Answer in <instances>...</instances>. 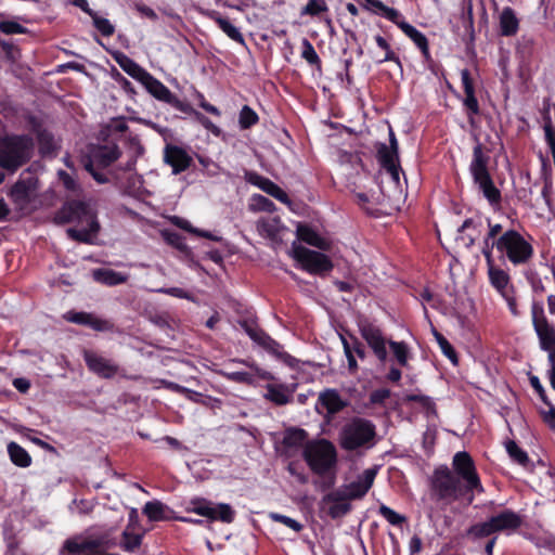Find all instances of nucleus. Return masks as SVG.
Listing matches in <instances>:
<instances>
[{"label":"nucleus","instance_id":"nucleus-33","mask_svg":"<svg viewBox=\"0 0 555 555\" xmlns=\"http://www.w3.org/2000/svg\"><path fill=\"white\" fill-rule=\"evenodd\" d=\"M113 57L125 73L141 83L150 74L145 68L122 52H116Z\"/></svg>","mask_w":555,"mask_h":555},{"label":"nucleus","instance_id":"nucleus-13","mask_svg":"<svg viewBox=\"0 0 555 555\" xmlns=\"http://www.w3.org/2000/svg\"><path fill=\"white\" fill-rule=\"evenodd\" d=\"M107 546L108 540L105 535L87 538L77 534L64 541L60 555H96L102 548Z\"/></svg>","mask_w":555,"mask_h":555},{"label":"nucleus","instance_id":"nucleus-1","mask_svg":"<svg viewBox=\"0 0 555 555\" xmlns=\"http://www.w3.org/2000/svg\"><path fill=\"white\" fill-rule=\"evenodd\" d=\"M55 219L61 223L75 222L67 230L68 237L78 243H92L101 230L95 202L88 199H67L57 210Z\"/></svg>","mask_w":555,"mask_h":555},{"label":"nucleus","instance_id":"nucleus-40","mask_svg":"<svg viewBox=\"0 0 555 555\" xmlns=\"http://www.w3.org/2000/svg\"><path fill=\"white\" fill-rule=\"evenodd\" d=\"M142 512L150 521H163L171 518L169 515L171 509L157 500L146 502Z\"/></svg>","mask_w":555,"mask_h":555},{"label":"nucleus","instance_id":"nucleus-23","mask_svg":"<svg viewBox=\"0 0 555 555\" xmlns=\"http://www.w3.org/2000/svg\"><path fill=\"white\" fill-rule=\"evenodd\" d=\"M164 162L171 167L173 175L188 170L192 164V156L181 146L168 143L164 147Z\"/></svg>","mask_w":555,"mask_h":555},{"label":"nucleus","instance_id":"nucleus-35","mask_svg":"<svg viewBox=\"0 0 555 555\" xmlns=\"http://www.w3.org/2000/svg\"><path fill=\"white\" fill-rule=\"evenodd\" d=\"M399 28L420 49L424 60L430 61L431 55H430V51H429L428 39L426 38V36L409 23H401L399 25Z\"/></svg>","mask_w":555,"mask_h":555},{"label":"nucleus","instance_id":"nucleus-19","mask_svg":"<svg viewBox=\"0 0 555 555\" xmlns=\"http://www.w3.org/2000/svg\"><path fill=\"white\" fill-rule=\"evenodd\" d=\"M244 179L247 183L259 188L261 191L279 202L291 206L292 201L288 194L269 178L263 177L256 171L245 170Z\"/></svg>","mask_w":555,"mask_h":555},{"label":"nucleus","instance_id":"nucleus-32","mask_svg":"<svg viewBox=\"0 0 555 555\" xmlns=\"http://www.w3.org/2000/svg\"><path fill=\"white\" fill-rule=\"evenodd\" d=\"M267 392L263 398L271 401L275 405H285L292 402L295 392L294 387L285 384H268L266 385Z\"/></svg>","mask_w":555,"mask_h":555},{"label":"nucleus","instance_id":"nucleus-28","mask_svg":"<svg viewBox=\"0 0 555 555\" xmlns=\"http://www.w3.org/2000/svg\"><path fill=\"white\" fill-rule=\"evenodd\" d=\"M64 319L70 323L89 326L98 332H105L112 328V324L107 320L89 312L68 311Z\"/></svg>","mask_w":555,"mask_h":555},{"label":"nucleus","instance_id":"nucleus-46","mask_svg":"<svg viewBox=\"0 0 555 555\" xmlns=\"http://www.w3.org/2000/svg\"><path fill=\"white\" fill-rule=\"evenodd\" d=\"M307 433L300 428H292L285 433L283 444L287 448H299L306 446Z\"/></svg>","mask_w":555,"mask_h":555},{"label":"nucleus","instance_id":"nucleus-49","mask_svg":"<svg viewBox=\"0 0 555 555\" xmlns=\"http://www.w3.org/2000/svg\"><path fill=\"white\" fill-rule=\"evenodd\" d=\"M259 122V116L249 105H244L238 114V125L242 130L250 129Z\"/></svg>","mask_w":555,"mask_h":555},{"label":"nucleus","instance_id":"nucleus-3","mask_svg":"<svg viewBox=\"0 0 555 555\" xmlns=\"http://www.w3.org/2000/svg\"><path fill=\"white\" fill-rule=\"evenodd\" d=\"M490 157L486 154L482 144L478 143L473 149V159L469 165V172L474 183L482 193L489 205L494 209H499L502 204V193L495 186L490 175L488 164Z\"/></svg>","mask_w":555,"mask_h":555},{"label":"nucleus","instance_id":"nucleus-41","mask_svg":"<svg viewBox=\"0 0 555 555\" xmlns=\"http://www.w3.org/2000/svg\"><path fill=\"white\" fill-rule=\"evenodd\" d=\"M37 142L39 146V153L41 156L55 155L57 146L54 140V135L47 129L39 128L37 131Z\"/></svg>","mask_w":555,"mask_h":555},{"label":"nucleus","instance_id":"nucleus-57","mask_svg":"<svg viewBox=\"0 0 555 555\" xmlns=\"http://www.w3.org/2000/svg\"><path fill=\"white\" fill-rule=\"evenodd\" d=\"M301 57L307 61L308 64L312 66H321V59L318 55L314 47L308 39L302 40V51Z\"/></svg>","mask_w":555,"mask_h":555},{"label":"nucleus","instance_id":"nucleus-37","mask_svg":"<svg viewBox=\"0 0 555 555\" xmlns=\"http://www.w3.org/2000/svg\"><path fill=\"white\" fill-rule=\"evenodd\" d=\"M208 17L233 41L245 44V39L237 27H235L228 17H224L218 11H211Z\"/></svg>","mask_w":555,"mask_h":555},{"label":"nucleus","instance_id":"nucleus-30","mask_svg":"<svg viewBox=\"0 0 555 555\" xmlns=\"http://www.w3.org/2000/svg\"><path fill=\"white\" fill-rule=\"evenodd\" d=\"M487 222L489 230L483 237V243H489L490 240H492V243H527L516 230L509 229L503 232L501 224H491L489 219H487Z\"/></svg>","mask_w":555,"mask_h":555},{"label":"nucleus","instance_id":"nucleus-51","mask_svg":"<svg viewBox=\"0 0 555 555\" xmlns=\"http://www.w3.org/2000/svg\"><path fill=\"white\" fill-rule=\"evenodd\" d=\"M375 42L376 44L385 51V55L383 59L378 60L377 63H384V62H393L396 63L400 68H402V64L400 61V57L395 53V51L391 49L388 41L380 35L375 36Z\"/></svg>","mask_w":555,"mask_h":555},{"label":"nucleus","instance_id":"nucleus-61","mask_svg":"<svg viewBox=\"0 0 555 555\" xmlns=\"http://www.w3.org/2000/svg\"><path fill=\"white\" fill-rule=\"evenodd\" d=\"M93 26L96 28L98 31L101 33L104 37H111L115 33L114 25L104 17H101L95 13L92 17Z\"/></svg>","mask_w":555,"mask_h":555},{"label":"nucleus","instance_id":"nucleus-39","mask_svg":"<svg viewBox=\"0 0 555 555\" xmlns=\"http://www.w3.org/2000/svg\"><path fill=\"white\" fill-rule=\"evenodd\" d=\"M483 224L480 219H466L459 229L460 238L462 241L468 240V243H476L479 241L483 233Z\"/></svg>","mask_w":555,"mask_h":555},{"label":"nucleus","instance_id":"nucleus-17","mask_svg":"<svg viewBox=\"0 0 555 555\" xmlns=\"http://www.w3.org/2000/svg\"><path fill=\"white\" fill-rule=\"evenodd\" d=\"M232 362L244 364V365L248 366L251 371L250 372L219 371V374L230 382L254 386L256 384V377H259L260 379H263V380H273L274 379L273 375L270 372L259 369L254 362H249V361L243 360V359H234V360H232Z\"/></svg>","mask_w":555,"mask_h":555},{"label":"nucleus","instance_id":"nucleus-10","mask_svg":"<svg viewBox=\"0 0 555 555\" xmlns=\"http://www.w3.org/2000/svg\"><path fill=\"white\" fill-rule=\"evenodd\" d=\"M185 511L206 517L209 521L218 520L225 524H231L235 518V511L230 504H215L205 498H194L190 500Z\"/></svg>","mask_w":555,"mask_h":555},{"label":"nucleus","instance_id":"nucleus-15","mask_svg":"<svg viewBox=\"0 0 555 555\" xmlns=\"http://www.w3.org/2000/svg\"><path fill=\"white\" fill-rule=\"evenodd\" d=\"M358 326L362 338L372 349L375 357L382 363L386 362L388 356L386 346L389 340L385 338L382 330L366 320L360 321Z\"/></svg>","mask_w":555,"mask_h":555},{"label":"nucleus","instance_id":"nucleus-59","mask_svg":"<svg viewBox=\"0 0 555 555\" xmlns=\"http://www.w3.org/2000/svg\"><path fill=\"white\" fill-rule=\"evenodd\" d=\"M83 168L90 173V176L99 183L104 184L109 182V178L106 172H104L105 168H99L96 164L92 162H88L82 159Z\"/></svg>","mask_w":555,"mask_h":555},{"label":"nucleus","instance_id":"nucleus-25","mask_svg":"<svg viewBox=\"0 0 555 555\" xmlns=\"http://www.w3.org/2000/svg\"><path fill=\"white\" fill-rule=\"evenodd\" d=\"M121 155L117 144H99L90 149L89 154L83 157L88 162L96 164L99 168H107Z\"/></svg>","mask_w":555,"mask_h":555},{"label":"nucleus","instance_id":"nucleus-31","mask_svg":"<svg viewBox=\"0 0 555 555\" xmlns=\"http://www.w3.org/2000/svg\"><path fill=\"white\" fill-rule=\"evenodd\" d=\"M489 520L493 527L494 533L500 531H514L522 524L520 515L512 509H504L491 516Z\"/></svg>","mask_w":555,"mask_h":555},{"label":"nucleus","instance_id":"nucleus-58","mask_svg":"<svg viewBox=\"0 0 555 555\" xmlns=\"http://www.w3.org/2000/svg\"><path fill=\"white\" fill-rule=\"evenodd\" d=\"M493 533L494 530L489 519L487 521L472 526L467 531V534L474 539L486 538Z\"/></svg>","mask_w":555,"mask_h":555},{"label":"nucleus","instance_id":"nucleus-52","mask_svg":"<svg viewBox=\"0 0 555 555\" xmlns=\"http://www.w3.org/2000/svg\"><path fill=\"white\" fill-rule=\"evenodd\" d=\"M462 103H463L467 119L473 125L475 117L479 116L481 114L480 105H479L476 94L469 95V96H464L462 99Z\"/></svg>","mask_w":555,"mask_h":555},{"label":"nucleus","instance_id":"nucleus-14","mask_svg":"<svg viewBox=\"0 0 555 555\" xmlns=\"http://www.w3.org/2000/svg\"><path fill=\"white\" fill-rule=\"evenodd\" d=\"M147 92L156 100L164 102L179 112H191L192 106L186 101L180 100L173 94L160 80L155 78L151 73L142 81Z\"/></svg>","mask_w":555,"mask_h":555},{"label":"nucleus","instance_id":"nucleus-55","mask_svg":"<svg viewBox=\"0 0 555 555\" xmlns=\"http://www.w3.org/2000/svg\"><path fill=\"white\" fill-rule=\"evenodd\" d=\"M434 336L442 351V353L453 363L457 364V356L452 347V345L449 343V340L439 332L434 331Z\"/></svg>","mask_w":555,"mask_h":555},{"label":"nucleus","instance_id":"nucleus-22","mask_svg":"<svg viewBox=\"0 0 555 555\" xmlns=\"http://www.w3.org/2000/svg\"><path fill=\"white\" fill-rule=\"evenodd\" d=\"M493 246L494 245H486L482 249V254L487 260L490 284L498 291V293H500V295H503L514 289V287L511 285L509 275L504 270L495 267L491 256Z\"/></svg>","mask_w":555,"mask_h":555},{"label":"nucleus","instance_id":"nucleus-2","mask_svg":"<svg viewBox=\"0 0 555 555\" xmlns=\"http://www.w3.org/2000/svg\"><path fill=\"white\" fill-rule=\"evenodd\" d=\"M490 157L486 154L482 144L478 143L473 149V159L469 165V172L474 183L482 193L489 205L494 209H499L502 204V193L495 186L490 175L488 164Z\"/></svg>","mask_w":555,"mask_h":555},{"label":"nucleus","instance_id":"nucleus-42","mask_svg":"<svg viewBox=\"0 0 555 555\" xmlns=\"http://www.w3.org/2000/svg\"><path fill=\"white\" fill-rule=\"evenodd\" d=\"M170 220H171V222L176 227H178L179 229L184 230V231L193 234L194 237H196V238H206V240H209V241H212V242H217V241L220 240L218 236H216L215 234H212L209 231H204V230H199V229L194 228L190 223V221L184 219V218H181V217H178V216H173V217H171Z\"/></svg>","mask_w":555,"mask_h":555},{"label":"nucleus","instance_id":"nucleus-62","mask_svg":"<svg viewBox=\"0 0 555 555\" xmlns=\"http://www.w3.org/2000/svg\"><path fill=\"white\" fill-rule=\"evenodd\" d=\"M0 33L4 35H25L28 29L15 21H0Z\"/></svg>","mask_w":555,"mask_h":555},{"label":"nucleus","instance_id":"nucleus-21","mask_svg":"<svg viewBox=\"0 0 555 555\" xmlns=\"http://www.w3.org/2000/svg\"><path fill=\"white\" fill-rule=\"evenodd\" d=\"M244 179L247 183L259 188L261 191L279 202L291 206L292 201L288 194L269 178L263 177L256 171L245 170Z\"/></svg>","mask_w":555,"mask_h":555},{"label":"nucleus","instance_id":"nucleus-60","mask_svg":"<svg viewBox=\"0 0 555 555\" xmlns=\"http://www.w3.org/2000/svg\"><path fill=\"white\" fill-rule=\"evenodd\" d=\"M378 513L392 526H400L406 520L403 515H400L385 504L379 506Z\"/></svg>","mask_w":555,"mask_h":555},{"label":"nucleus","instance_id":"nucleus-6","mask_svg":"<svg viewBox=\"0 0 555 555\" xmlns=\"http://www.w3.org/2000/svg\"><path fill=\"white\" fill-rule=\"evenodd\" d=\"M302 457L314 474L324 476L335 467L337 451L331 441L319 439L306 443Z\"/></svg>","mask_w":555,"mask_h":555},{"label":"nucleus","instance_id":"nucleus-16","mask_svg":"<svg viewBox=\"0 0 555 555\" xmlns=\"http://www.w3.org/2000/svg\"><path fill=\"white\" fill-rule=\"evenodd\" d=\"M378 472V466L366 468L358 478L339 487V490L349 501L361 500L372 488Z\"/></svg>","mask_w":555,"mask_h":555},{"label":"nucleus","instance_id":"nucleus-44","mask_svg":"<svg viewBox=\"0 0 555 555\" xmlns=\"http://www.w3.org/2000/svg\"><path fill=\"white\" fill-rule=\"evenodd\" d=\"M8 453L16 466L28 467L31 464V457L28 452L16 442L8 444Z\"/></svg>","mask_w":555,"mask_h":555},{"label":"nucleus","instance_id":"nucleus-5","mask_svg":"<svg viewBox=\"0 0 555 555\" xmlns=\"http://www.w3.org/2000/svg\"><path fill=\"white\" fill-rule=\"evenodd\" d=\"M34 140L27 134H13L0 141V167L15 172L33 156Z\"/></svg>","mask_w":555,"mask_h":555},{"label":"nucleus","instance_id":"nucleus-20","mask_svg":"<svg viewBox=\"0 0 555 555\" xmlns=\"http://www.w3.org/2000/svg\"><path fill=\"white\" fill-rule=\"evenodd\" d=\"M244 179L247 183L259 188L261 191L279 202L291 206L292 201L288 194L269 178L263 177L256 171L245 170Z\"/></svg>","mask_w":555,"mask_h":555},{"label":"nucleus","instance_id":"nucleus-4","mask_svg":"<svg viewBox=\"0 0 555 555\" xmlns=\"http://www.w3.org/2000/svg\"><path fill=\"white\" fill-rule=\"evenodd\" d=\"M433 495L447 503H452L461 498H466L467 504H472L475 494L465 488L463 482L446 465L439 466L434 470L430 479Z\"/></svg>","mask_w":555,"mask_h":555},{"label":"nucleus","instance_id":"nucleus-7","mask_svg":"<svg viewBox=\"0 0 555 555\" xmlns=\"http://www.w3.org/2000/svg\"><path fill=\"white\" fill-rule=\"evenodd\" d=\"M375 435V425L371 421L356 417L343 427L340 447L347 451L357 450L369 444Z\"/></svg>","mask_w":555,"mask_h":555},{"label":"nucleus","instance_id":"nucleus-34","mask_svg":"<svg viewBox=\"0 0 555 555\" xmlns=\"http://www.w3.org/2000/svg\"><path fill=\"white\" fill-rule=\"evenodd\" d=\"M500 254L506 255L507 258L514 263H525L533 255L532 245H496Z\"/></svg>","mask_w":555,"mask_h":555},{"label":"nucleus","instance_id":"nucleus-64","mask_svg":"<svg viewBox=\"0 0 555 555\" xmlns=\"http://www.w3.org/2000/svg\"><path fill=\"white\" fill-rule=\"evenodd\" d=\"M59 180L62 183V185L73 193H78L80 191L79 183L75 180V178L68 173L65 170H60L59 173Z\"/></svg>","mask_w":555,"mask_h":555},{"label":"nucleus","instance_id":"nucleus-8","mask_svg":"<svg viewBox=\"0 0 555 555\" xmlns=\"http://www.w3.org/2000/svg\"><path fill=\"white\" fill-rule=\"evenodd\" d=\"M39 180L30 170L23 171L17 181L10 188L8 196L15 209L21 212H29L31 203L38 192Z\"/></svg>","mask_w":555,"mask_h":555},{"label":"nucleus","instance_id":"nucleus-26","mask_svg":"<svg viewBox=\"0 0 555 555\" xmlns=\"http://www.w3.org/2000/svg\"><path fill=\"white\" fill-rule=\"evenodd\" d=\"M346 406L347 402L341 398L337 389L326 388L319 393L315 411L320 414L326 411L328 415H334Z\"/></svg>","mask_w":555,"mask_h":555},{"label":"nucleus","instance_id":"nucleus-9","mask_svg":"<svg viewBox=\"0 0 555 555\" xmlns=\"http://www.w3.org/2000/svg\"><path fill=\"white\" fill-rule=\"evenodd\" d=\"M287 254L294 258L304 271L323 276L333 269V262L323 253L307 248L305 245H293Z\"/></svg>","mask_w":555,"mask_h":555},{"label":"nucleus","instance_id":"nucleus-24","mask_svg":"<svg viewBox=\"0 0 555 555\" xmlns=\"http://www.w3.org/2000/svg\"><path fill=\"white\" fill-rule=\"evenodd\" d=\"M240 325L254 343L275 356H282V346L271 338L255 322L244 320L240 322Z\"/></svg>","mask_w":555,"mask_h":555},{"label":"nucleus","instance_id":"nucleus-63","mask_svg":"<svg viewBox=\"0 0 555 555\" xmlns=\"http://www.w3.org/2000/svg\"><path fill=\"white\" fill-rule=\"evenodd\" d=\"M269 517L273 521L283 524L284 526L288 527L289 529L294 530L295 532H299L304 528L301 522H299L296 519L291 518L286 515H282L279 513H271Z\"/></svg>","mask_w":555,"mask_h":555},{"label":"nucleus","instance_id":"nucleus-12","mask_svg":"<svg viewBox=\"0 0 555 555\" xmlns=\"http://www.w3.org/2000/svg\"><path fill=\"white\" fill-rule=\"evenodd\" d=\"M452 468L454 470L453 474L460 478L466 489L470 490L474 494L475 492H483L474 461L467 452L460 451L454 454Z\"/></svg>","mask_w":555,"mask_h":555},{"label":"nucleus","instance_id":"nucleus-48","mask_svg":"<svg viewBox=\"0 0 555 555\" xmlns=\"http://www.w3.org/2000/svg\"><path fill=\"white\" fill-rule=\"evenodd\" d=\"M377 159L383 168L393 167V165L400 164L399 152L392 153L391 150L387 149V144L380 143L377 146Z\"/></svg>","mask_w":555,"mask_h":555},{"label":"nucleus","instance_id":"nucleus-29","mask_svg":"<svg viewBox=\"0 0 555 555\" xmlns=\"http://www.w3.org/2000/svg\"><path fill=\"white\" fill-rule=\"evenodd\" d=\"M344 496L345 495L336 489L323 498V502L328 504L327 515L332 519L341 518L351 511L352 506L350 501Z\"/></svg>","mask_w":555,"mask_h":555},{"label":"nucleus","instance_id":"nucleus-27","mask_svg":"<svg viewBox=\"0 0 555 555\" xmlns=\"http://www.w3.org/2000/svg\"><path fill=\"white\" fill-rule=\"evenodd\" d=\"M256 229L262 238L272 243H282L281 234L286 230L280 217H262L256 223Z\"/></svg>","mask_w":555,"mask_h":555},{"label":"nucleus","instance_id":"nucleus-38","mask_svg":"<svg viewBox=\"0 0 555 555\" xmlns=\"http://www.w3.org/2000/svg\"><path fill=\"white\" fill-rule=\"evenodd\" d=\"M500 34L504 37L515 36L519 30V20L511 7H505L499 17Z\"/></svg>","mask_w":555,"mask_h":555},{"label":"nucleus","instance_id":"nucleus-18","mask_svg":"<svg viewBox=\"0 0 555 555\" xmlns=\"http://www.w3.org/2000/svg\"><path fill=\"white\" fill-rule=\"evenodd\" d=\"M82 356L88 370L99 377L111 379L119 374V365L96 351L83 350Z\"/></svg>","mask_w":555,"mask_h":555},{"label":"nucleus","instance_id":"nucleus-54","mask_svg":"<svg viewBox=\"0 0 555 555\" xmlns=\"http://www.w3.org/2000/svg\"><path fill=\"white\" fill-rule=\"evenodd\" d=\"M327 11L328 7L325 0H309L307 4L301 9L300 15H309L311 17H314Z\"/></svg>","mask_w":555,"mask_h":555},{"label":"nucleus","instance_id":"nucleus-50","mask_svg":"<svg viewBox=\"0 0 555 555\" xmlns=\"http://www.w3.org/2000/svg\"><path fill=\"white\" fill-rule=\"evenodd\" d=\"M388 345L398 364L401 366H408L410 358V350L408 344L404 341L389 340Z\"/></svg>","mask_w":555,"mask_h":555},{"label":"nucleus","instance_id":"nucleus-56","mask_svg":"<svg viewBox=\"0 0 555 555\" xmlns=\"http://www.w3.org/2000/svg\"><path fill=\"white\" fill-rule=\"evenodd\" d=\"M186 115H192L206 130L210 131L214 135L219 137L221 129L215 125L208 117L192 107L191 112H182Z\"/></svg>","mask_w":555,"mask_h":555},{"label":"nucleus","instance_id":"nucleus-36","mask_svg":"<svg viewBox=\"0 0 555 555\" xmlns=\"http://www.w3.org/2000/svg\"><path fill=\"white\" fill-rule=\"evenodd\" d=\"M93 280L106 286H116L128 281L129 275L112 269L99 268L91 272Z\"/></svg>","mask_w":555,"mask_h":555},{"label":"nucleus","instance_id":"nucleus-53","mask_svg":"<svg viewBox=\"0 0 555 555\" xmlns=\"http://www.w3.org/2000/svg\"><path fill=\"white\" fill-rule=\"evenodd\" d=\"M505 448L508 455L514 462L525 467L528 465L529 457L527 453L522 449H520L514 440H508L505 443Z\"/></svg>","mask_w":555,"mask_h":555},{"label":"nucleus","instance_id":"nucleus-43","mask_svg":"<svg viewBox=\"0 0 555 555\" xmlns=\"http://www.w3.org/2000/svg\"><path fill=\"white\" fill-rule=\"evenodd\" d=\"M142 540V533H135L130 529V526H127L121 533L119 546L127 553H134L141 546Z\"/></svg>","mask_w":555,"mask_h":555},{"label":"nucleus","instance_id":"nucleus-47","mask_svg":"<svg viewBox=\"0 0 555 555\" xmlns=\"http://www.w3.org/2000/svg\"><path fill=\"white\" fill-rule=\"evenodd\" d=\"M248 208L251 211L273 212L276 209V206L268 197L261 194H253L249 199Z\"/></svg>","mask_w":555,"mask_h":555},{"label":"nucleus","instance_id":"nucleus-11","mask_svg":"<svg viewBox=\"0 0 555 555\" xmlns=\"http://www.w3.org/2000/svg\"><path fill=\"white\" fill-rule=\"evenodd\" d=\"M532 323L543 350L548 351V360L555 362V328L547 322L542 302L533 301Z\"/></svg>","mask_w":555,"mask_h":555},{"label":"nucleus","instance_id":"nucleus-45","mask_svg":"<svg viewBox=\"0 0 555 555\" xmlns=\"http://www.w3.org/2000/svg\"><path fill=\"white\" fill-rule=\"evenodd\" d=\"M296 238L299 243H326L319 233L308 223H298Z\"/></svg>","mask_w":555,"mask_h":555}]
</instances>
